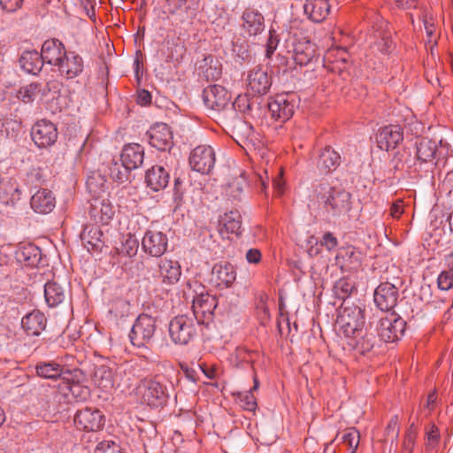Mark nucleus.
<instances>
[{"label": "nucleus", "mask_w": 453, "mask_h": 453, "mask_svg": "<svg viewBox=\"0 0 453 453\" xmlns=\"http://www.w3.org/2000/svg\"><path fill=\"white\" fill-rule=\"evenodd\" d=\"M340 332L349 339V345L361 354L371 351L377 344L372 323L365 325V309L351 304L342 307L336 320Z\"/></svg>", "instance_id": "obj_1"}, {"label": "nucleus", "mask_w": 453, "mask_h": 453, "mask_svg": "<svg viewBox=\"0 0 453 453\" xmlns=\"http://www.w3.org/2000/svg\"><path fill=\"white\" fill-rule=\"evenodd\" d=\"M313 192L326 211L334 217L346 215L351 209V195L344 189L323 182L315 186Z\"/></svg>", "instance_id": "obj_2"}, {"label": "nucleus", "mask_w": 453, "mask_h": 453, "mask_svg": "<svg viewBox=\"0 0 453 453\" xmlns=\"http://www.w3.org/2000/svg\"><path fill=\"white\" fill-rule=\"evenodd\" d=\"M156 330V318L144 313L141 314L135 319L129 333L130 342L135 347L148 348L153 342Z\"/></svg>", "instance_id": "obj_3"}, {"label": "nucleus", "mask_w": 453, "mask_h": 453, "mask_svg": "<svg viewBox=\"0 0 453 453\" xmlns=\"http://www.w3.org/2000/svg\"><path fill=\"white\" fill-rule=\"evenodd\" d=\"M195 319L187 314L173 318L169 323L171 340L179 345H187L196 334Z\"/></svg>", "instance_id": "obj_4"}, {"label": "nucleus", "mask_w": 453, "mask_h": 453, "mask_svg": "<svg viewBox=\"0 0 453 453\" xmlns=\"http://www.w3.org/2000/svg\"><path fill=\"white\" fill-rule=\"evenodd\" d=\"M137 390L142 403L150 407H162L167 402V388L157 378L144 379L141 381Z\"/></svg>", "instance_id": "obj_5"}, {"label": "nucleus", "mask_w": 453, "mask_h": 453, "mask_svg": "<svg viewBox=\"0 0 453 453\" xmlns=\"http://www.w3.org/2000/svg\"><path fill=\"white\" fill-rule=\"evenodd\" d=\"M406 322L395 312H391L379 319L377 324L378 336L385 342H395L404 334Z\"/></svg>", "instance_id": "obj_6"}, {"label": "nucleus", "mask_w": 453, "mask_h": 453, "mask_svg": "<svg viewBox=\"0 0 453 453\" xmlns=\"http://www.w3.org/2000/svg\"><path fill=\"white\" fill-rule=\"evenodd\" d=\"M295 95L289 93L277 94L267 104L272 119L285 122L294 114L296 109Z\"/></svg>", "instance_id": "obj_7"}, {"label": "nucleus", "mask_w": 453, "mask_h": 453, "mask_svg": "<svg viewBox=\"0 0 453 453\" xmlns=\"http://www.w3.org/2000/svg\"><path fill=\"white\" fill-rule=\"evenodd\" d=\"M219 299L208 293H201L194 297L192 310L196 324L208 325L212 321L214 311L219 306Z\"/></svg>", "instance_id": "obj_8"}, {"label": "nucleus", "mask_w": 453, "mask_h": 453, "mask_svg": "<svg viewBox=\"0 0 453 453\" xmlns=\"http://www.w3.org/2000/svg\"><path fill=\"white\" fill-rule=\"evenodd\" d=\"M216 161L215 151L209 145H198L190 153L189 165L194 171L208 174Z\"/></svg>", "instance_id": "obj_9"}, {"label": "nucleus", "mask_w": 453, "mask_h": 453, "mask_svg": "<svg viewBox=\"0 0 453 453\" xmlns=\"http://www.w3.org/2000/svg\"><path fill=\"white\" fill-rule=\"evenodd\" d=\"M74 424L80 430L96 432L103 428L104 417L99 410L87 407L76 412Z\"/></svg>", "instance_id": "obj_10"}, {"label": "nucleus", "mask_w": 453, "mask_h": 453, "mask_svg": "<svg viewBox=\"0 0 453 453\" xmlns=\"http://www.w3.org/2000/svg\"><path fill=\"white\" fill-rule=\"evenodd\" d=\"M31 137L39 148L50 147L58 139L57 127L50 121L45 119L39 120L32 127Z\"/></svg>", "instance_id": "obj_11"}, {"label": "nucleus", "mask_w": 453, "mask_h": 453, "mask_svg": "<svg viewBox=\"0 0 453 453\" xmlns=\"http://www.w3.org/2000/svg\"><path fill=\"white\" fill-rule=\"evenodd\" d=\"M229 92L220 85H211L203 91V100L205 106L211 110L220 111L230 104Z\"/></svg>", "instance_id": "obj_12"}, {"label": "nucleus", "mask_w": 453, "mask_h": 453, "mask_svg": "<svg viewBox=\"0 0 453 453\" xmlns=\"http://www.w3.org/2000/svg\"><path fill=\"white\" fill-rule=\"evenodd\" d=\"M168 247V238L165 234L149 229L142 240V248L151 257H159L165 254Z\"/></svg>", "instance_id": "obj_13"}, {"label": "nucleus", "mask_w": 453, "mask_h": 453, "mask_svg": "<svg viewBox=\"0 0 453 453\" xmlns=\"http://www.w3.org/2000/svg\"><path fill=\"white\" fill-rule=\"evenodd\" d=\"M398 289L389 282L380 283L374 291V303L382 311H392L397 303Z\"/></svg>", "instance_id": "obj_14"}, {"label": "nucleus", "mask_w": 453, "mask_h": 453, "mask_svg": "<svg viewBox=\"0 0 453 453\" xmlns=\"http://www.w3.org/2000/svg\"><path fill=\"white\" fill-rule=\"evenodd\" d=\"M146 136L149 143L158 150L165 151L172 147L173 133L165 123L153 125L146 133Z\"/></svg>", "instance_id": "obj_15"}, {"label": "nucleus", "mask_w": 453, "mask_h": 453, "mask_svg": "<svg viewBox=\"0 0 453 453\" xmlns=\"http://www.w3.org/2000/svg\"><path fill=\"white\" fill-rule=\"evenodd\" d=\"M196 5L195 0H164L162 12L166 15H178L183 20L195 16Z\"/></svg>", "instance_id": "obj_16"}, {"label": "nucleus", "mask_w": 453, "mask_h": 453, "mask_svg": "<svg viewBox=\"0 0 453 453\" xmlns=\"http://www.w3.org/2000/svg\"><path fill=\"white\" fill-rule=\"evenodd\" d=\"M64 43L58 39L46 40L41 49V55L44 64L58 66L66 54Z\"/></svg>", "instance_id": "obj_17"}, {"label": "nucleus", "mask_w": 453, "mask_h": 453, "mask_svg": "<svg viewBox=\"0 0 453 453\" xmlns=\"http://www.w3.org/2000/svg\"><path fill=\"white\" fill-rule=\"evenodd\" d=\"M84 68L82 58L74 51L66 52L58 66L60 74L66 79H73L79 76Z\"/></svg>", "instance_id": "obj_18"}, {"label": "nucleus", "mask_w": 453, "mask_h": 453, "mask_svg": "<svg viewBox=\"0 0 453 453\" xmlns=\"http://www.w3.org/2000/svg\"><path fill=\"white\" fill-rule=\"evenodd\" d=\"M170 180L169 171L162 165H153L146 171L145 183L152 191L165 189Z\"/></svg>", "instance_id": "obj_19"}, {"label": "nucleus", "mask_w": 453, "mask_h": 453, "mask_svg": "<svg viewBox=\"0 0 453 453\" xmlns=\"http://www.w3.org/2000/svg\"><path fill=\"white\" fill-rule=\"evenodd\" d=\"M88 213L96 223L107 225L114 215V210L109 200L96 197L91 200Z\"/></svg>", "instance_id": "obj_20"}, {"label": "nucleus", "mask_w": 453, "mask_h": 453, "mask_svg": "<svg viewBox=\"0 0 453 453\" xmlns=\"http://www.w3.org/2000/svg\"><path fill=\"white\" fill-rule=\"evenodd\" d=\"M403 139V134L402 128L395 125L384 127L377 134L379 148L387 151L390 149H395Z\"/></svg>", "instance_id": "obj_21"}, {"label": "nucleus", "mask_w": 453, "mask_h": 453, "mask_svg": "<svg viewBox=\"0 0 453 453\" xmlns=\"http://www.w3.org/2000/svg\"><path fill=\"white\" fill-rule=\"evenodd\" d=\"M103 232L99 226L96 225L86 226L80 234L81 240L84 247L88 252H101L104 242L103 240Z\"/></svg>", "instance_id": "obj_22"}, {"label": "nucleus", "mask_w": 453, "mask_h": 453, "mask_svg": "<svg viewBox=\"0 0 453 453\" xmlns=\"http://www.w3.org/2000/svg\"><path fill=\"white\" fill-rule=\"evenodd\" d=\"M248 88L254 94L264 95L269 91L272 85L267 72L261 67H256L248 74Z\"/></svg>", "instance_id": "obj_23"}, {"label": "nucleus", "mask_w": 453, "mask_h": 453, "mask_svg": "<svg viewBox=\"0 0 453 453\" xmlns=\"http://www.w3.org/2000/svg\"><path fill=\"white\" fill-rule=\"evenodd\" d=\"M30 205L36 213L48 214L55 208L56 198L50 190L42 188L32 196Z\"/></svg>", "instance_id": "obj_24"}, {"label": "nucleus", "mask_w": 453, "mask_h": 453, "mask_svg": "<svg viewBox=\"0 0 453 453\" xmlns=\"http://www.w3.org/2000/svg\"><path fill=\"white\" fill-rule=\"evenodd\" d=\"M15 257L25 266L36 267L42 260V251L33 243H20L15 252Z\"/></svg>", "instance_id": "obj_25"}, {"label": "nucleus", "mask_w": 453, "mask_h": 453, "mask_svg": "<svg viewBox=\"0 0 453 453\" xmlns=\"http://www.w3.org/2000/svg\"><path fill=\"white\" fill-rule=\"evenodd\" d=\"M335 259L342 269L351 272L361 265L362 255L356 248L348 246L339 250Z\"/></svg>", "instance_id": "obj_26"}, {"label": "nucleus", "mask_w": 453, "mask_h": 453, "mask_svg": "<svg viewBox=\"0 0 453 453\" xmlns=\"http://www.w3.org/2000/svg\"><path fill=\"white\" fill-rule=\"evenodd\" d=\"M144 150L138 143L125 145L120 154V161L127 169L134 170L143 163Z\"/></svg>", "instance_id": "obj_27"}, {"label": "nucleus", "mask_w": 453, "mask_h": 453, "mask_svg": "<svg viewBox=\"0 0 453 453\" xmlns=\"http://www.w3.org/2000/svg\"><path fill=\"white\" fill-rule=\"evenodd\" d=\"M181 276V269L178 261L163 258L158 263V277L164 284L173 285Z\"/></svg>", "instance_id": "obj_28"}, {"label": "nucleus", "mask_w": 453, "mask_h": 453, "mask_svg": "<svg viewBox=\"0 0 453 453\" xmlns=\"http://www.w3.org/2000/svg\"><path fill=\"white\" fill-rule=\"evenodd\" d=\"M241 214L237 211H230L220 217L219 232L222 238H229V234H241Z\"/></svg>", "instance_id": "obj_29"}, {"label": "nucleus", "mask_w": 453, "mask_h": 453, "mask_svg": "<svg viewBox=\"0 0 453 453\" xmlns=\"http://www.w3.org/2000/svg\"><path fill=\"white\" fill-rule=\"evenodd\" d=\"M211 273L213 280L220 288H229L236 279V271L230 263L214 265Z\"/></svg>", "instance_id": "obj_30"}, {"label": "nucleus", "mask_w": 453, "mask_h": 453, "mask_svg": "<svg viewBox=\"0 0 453 453\" xmlns=\"http://www.w3.org/2000/svg\"><path fill=\"white\" fill-rule=\"evenodd\" d=\"M242 27L249 35H257L265 29L264 16L257 10L246 9L242 15Z\"/></svg>", "instance_id": "obj_31"}, {"label": "nucleus", "mask_w": 453, "mask_h": 453, "mask_svg": "<svg viewBox=\"0 0 453 453\" xmlns=\"http://www.w3.org/2000/svg\"><path fill=\"white\" fill-rule=\"evenodd\" d=\"M47 319L43 313L39 311H33L23 317L21 320L22 328L28 335L37 336L46 327Z\"/></svg>", "instance_id": "obj_32"}, {"label": "nucleus", "mask_w": 453, "mask_h": 453, "mask_svg": "<svg viewBox=\"0 0 453 453\" xmlns=\"http://www.w3.org/2000/svg\"><path fill=\"white\" fill-rule=\"evenodd\" d=\"M303 9L310 19L319 23L328 16L330 4L328 0H306Z\"/></svg>", "instance_id": "obj_33"}, {"label": "nucleus", "mask_w": 453, "mask_h": 453, "mask_svg": "<svg viewBox=\"0 0 453 453\" xmlns=\"http://www.w3.org/2000/svg\"><path fill=\"white\" fill-rule=\"evenodd\" d=\"M341 164L340 154L331 147H326L319 154L317 167L323 174L334 171Z\"/></svg>", "instance_id": "obj_34"}, {"label": "nucleus", "mask_w": 453, "mask_h": 453, "mask_svg": "<svg viewBox=\"0 0 453 453\" xmlns=\"http://www.w3.org/2000/svg\"><path fill=\"white\" fill-rule=\"evenodd\" d=\"M66 296V287L55 280L49 281L44 286L45 301L50 307H57L62 303L65 300Z\"/></svg>", "instance_id": "obj_35"}, {"label": "nucleus", "mask_w": 453, "mask_h": 453, "mask_svg": "<svg viewBox=\"0 0 453 453\" xmlns=\"http://www.w3.org/2000/svg\"><path fill=\"white\" fill-rule=\"evenodd\" d=\"M19 62L25 72L34 75L38 74L44 65L41 53L35 50L24 51Z\"/></svg>", "instance_id": "obj_36"}, {"label": "nucleus", "mask_w": 453, "mask_h": 453, "mask_svg": "<svg viewBox=\"0 0 453 453\" xmlns=\"http://www.w3.org/2000/svg\"><path fill=\"white\" fill-rule=\"evenodd\" d=\"M93 381L103 391L108 392L114 388V376L112 370L104 365L95 368Z\"/></svg>", "instance_id": "obj_37"}, {"label": "nucleus", "mask_w": 453, "mask_h": 453, "mask_svg": "<svg viewBox=\"0 0 453 453\" xmlns=\"http://www.w3.org/2000/svg\"><path fill=\"white\" fill-rule=\"evenodd\" d=\"M67 393L71 394L76 402H84L90 396V388L83 383L60 385L56 397L65 396Z\"/></svg>", "instance_id": "obj_38"}, {"label": "nucleus", "mask_w": 453, "mask_h": 453, "mask_svg": "<svg viewBox=\"0 0 453 453\" xmlns=\"http://www.w3.org/2000/svg\"><path fill=\"white\" fill-rule=\"evenodd\" d=\"M201 74L207 81H217L221 76V65L211 55L205 56L200 64Z\"/></svg>", "instance_id": "obj_39"}, {"label": "nucleus", "mask_w": 453, "mask_h": 453, "mask_svg": "<svg viewBox=\"0 0 453 453\" xmlns=\"http://www.w3.org/2000/svg\"><path fill=\"white\" fill-rule=\"evenodd\" d=\"M35 372L39 377L57 380L63 375V366L55 361L39 362L35 365Z\"/></svg>", "instance_id": "obj_40"}, {"label": "nucleus", "mask_w": 453, "mask_h": 453, "mask_svg": "<svg viewBox=\"0 0 453 453\" xmlns=\"http://www.w3.org/2000/svg\"><path fill=\"white\" fill-rule=\"evenodd\" d=\"M417 157L421 162H430L434 158L437 144L434 141L428 138H422L416 144Z\"/></svg>", "instance_id": "obj_41"}, {"label": "nucleus", "mask_w": 453, "mask_h": 453, "mask_svg": "<svg viewBox=\"0 0 453 453\" xmlns=\"http://www.w3.org/2000/svg\"><path fill=\"white\" fill-rule=\"evenodd\" d=\"M315 54L314 47L310 42L299 43L294 49V60L299 65H306L313 58Z\"/></svg>", "instance_id": "obj_42"}, {"label": "nucleus", "mask_w": 453, "mask_h": 453, "mask_svg": "<svg viewBox=\"0 0 453 453\" xmlns=\"http://www.w3.org/2000/svg\"><path fill=\"white\" fill-rule=\"evenodd\" d=\"M130 172L131 170L127 169L122 162L112 160L109 165L110 178L119 184L129 181Z\"/></svg>", "instance_id": "obj_43"}, {"label": "nucleus", "mask_w": 453, "mask_h": 453, "mask_svg": "<svg viewBox=\"0 0 453 453\" xmlns=\"http://www.w3.org/2000/svg\"><path fill=\"white\" fill-rule=\"evenodd\" d=\"M41 92V85L32 82L27 86L21 87L17 92V98L25 104L34 102L36 96Z\"/></svg>", "instance_id": "obj_44"}, {"label": "nucleus", "mask_w": 453, "mask_h": 453, "mask_svg": "<svg viewBox=\"0 0 453 453\" xmlns=\"http://www.w3.org/2000/svg\"><path fill=\"white\" fill-rule=\"evenodd\" d=\"M355 289L354 282L347 278L337 280L334 286V294L338 299L345 300Z\"/></svg>", "instance_id": "obj_45"}, {"label": "nucleus", "mask_w": 453, "mask_h": 453, "mask_svg": "<svg viewBox=\"0 0 453 453\" xmlns=\"http://www.w3.org/2000/svg\"><path fill=\"white\" fill-rule=\"evenodd\" d=\"M139 247L138 240L131 234L123 237L120 248H118L119 254L132 257L136 255Z\"/></svg>", "instance_id": "obj_46"}, {"label": "nucleus", "mask_w": 453, "mask_h": 453, "mask_svg": "<svg viewBox=\"0 0 453 453\" xmlns=\"http://www.w3.org/2000/svg\"><path fill=\"white\" fill-rule=\"evenodd\" d=\"M375 37L377 40L373 44V48L382 54L389 53L393 49V42L391 40L390 33L386 31H378Z\"/></svg>", "instance_id": "obj_47"}, {"label": "nucleus", "mask_w": 453, "mask_h": 453, "mask_svg": "<svg viewBox=\"0 0 453 453\" xmlns=\"http://www.w3.org/2000/svg\"><path fill=\"white\" fill-rule=\"evenodd\" d=\"M257 100V98H250L247 94L239 95L231 104V107L236 111L246 114L252 111Z\"/></svg>", "instance_id": "obj_48"}, {"label": "nucleus", "mask_w": 453, "mask_h": 453, "mask_svg": "<svg viewBox=\"0 0 453 453\" xmlns=\"http://www.w3.org/2000/svg\"><path fill=\"white\" fill-rule=\"evenodd\" d=\"M61 378L65 380V384H77L83 383L86 380V375L82 370L79 368L69 369L63 366V375Z\"/></svg>", "instance_id": "obj_49"}, {"label": "nucleus", "mask_w": 453, "mask_h": 453, "mask_svg": "<svg viewBox=\"0 0 453 453\" xmlns=\"http://www.w3.org/2000/svg\"><path fill=\"white\" fill-rule=\"evenodd\" d=\"M359 433L355 428L348 429L342 436V441L348 446L349 453H355L359 444Z\"/></svg>", "instance_id": "obj_50"}, {"label": "nucleus", "mask_w": 453, "mask_h": 453, "mask_svg": "<svg viewBox=\"0 0 453 453\" xmlns=\"http://www.w3.org/2000/svg\"><path fill=\"white\" fill-rule=\"evenodd\" d=\"M238 399L241 406L250 411H254L257 408V400L253 395L252 390L246 391L244 393H238Z\"/></svg>", "instance_id": "obj_51"}, {"label": "nucleus", "mask_w": 453, "mask_h": 453, "mask_svg": "<svg viewBox=\"0 0 453 453\" xmlns=\"http://www.w3.org/2000/svg\"><path fill=\"white\" fill-rule=\"evenodd\" d=\"M245 183H246L245 179L242 175L240 178H236L232 182L229 183L226 192L233 198L240 199L241 195L243 191Z\"/></svg>", "instance_id": "obj_52"}, {"label": "nucleus", "mask_w": 453, "mask_h": 453, "mask_svg": "<svg viewBox=\"0 0 453 453\" xmlns=\"http://www.w3.org/2000/svg\"><path fill=\"white\" fill-rule=\"evenodd\" d=\"M280 42L279 36L275 30L269 31V36L265 43V57L270 58L276 50Z\"/></svg>", "instance_id": "obj_53"}, {"label": "nucleus", "mask_w": 453, "mask_h": 453, "mask_svg": "<svg viewBox=\"0 0 453 453\" xmlns=\"http://www.w3.org/2000/svg\"><path fill=\"white\" fill-rule=\"evenodd\" d=\"M438 288L441 290H449L453 287V269L441 273L437 279Z\"/></svg>", "instance_id": "obj_54"}, {"label": "nucleus", "mask_w": 453, "mask_h": 453, "mask_svg": "<svg viewBox=\"0 0 453 453\" xmlns=\"http://www.w3.org/2000/svg\"><path fill=\"white\" fill-rule=\"evenodd\" d=\"M426 448H434L440 439V433L437 426L434 424L430 425L429 428L426 432Z\"/></svg>", "instance_id": "obj_55"}, {"label": "nucleus", "mask_w": 453, "mask_h": 453, "mask_svg": "<svg viewBox=\"0 0 453 453\" xmlns=\"http://www.w3.org/2000/svg\"><path fill=\"white\" fill-rule=\"evenodd\" d=\"M95 453H122L120 448L114 442L110 443L109 441H104L99 443Z\"/></svg>", "instance_id": "obj_56"}, {"label": "nucleus", "mask_w": 453, "mask_h": 453, "mask_svg": "<svg viewBox=\"0 0 453 453\" xmlns=\"http://www.w3.org/2000/svg\"><path fill=\"white\" fill-rule=\"evenodd\" d=\"M407 156H409V154L404 150H403V151L398 150L395 153L390 163L395 171L402 170L403 168L404 159H405V157H407Z\"/></svg>", "instance_id": "obj_57"}, {"label": "nucleus", "mask_w": 453, "mask_h": 453, "mask_svg": "<svg viewBox=\"0 0 453 453\" xmlns=\"http://www.w3.org/2000/svg\"><path fill=\"white\" fill-rule=\"evenodd\" d=\"M320 244L327 250H332L338 245V240L332 233L327 232L323 234Z\"/></svg>", "instance_id": "obj_58"}, {"label": "nucleus", "mask_w": 453, "mask_h": 453, "mask_svg": "<svg viewBox=\"0 0 453 453\" xmlns=\"http://www.w3.org/2000/svg\"><path fill=\"white\" fill-rule=\"evenodd\" d=\"M23 0H0V5L6 12H15L20 8Z\"/></svg>", "instance_id": "obj_59"}, {"label": "nucleus", "mask_w": 453, "mask_h": 453, "mask_svg": "<svg viewBox=\"0 0 453 453\" xmlns=\"http://www.w3.org/2000/svg\"><path fill=\"white\" fill-rule=\"evenodd\" d=\"M185 189L183 188V180L178 177L174 179V185H173V197L174 200L181 201L183 198Z\"/></svg>", "instance_id": "obj_60"}, {"label": "nucleus", "mask_w": 453, "mask_h": 453, "mask_svg": "<svg viewBox=\"0 0 453 453\" xmlns=\"http://www.w3.org/2000/svg\"><path fill=\"white\" fill-rule=\"evenodd\" d=\"M245 257L250 264H258L261 261L262 254L257 249H250L246 252Z\"/></svg>", "instance_id": "obj_61"}, {"label": "nucleus", "mask_w": 453, "mask_h": 453, "mask_svg": "<svg viewBox=\"0 0 453 453\" xmlns=\"http://www.w3.org/2000/svg\"><path fill=\"white\" fill-rule=\"evenodd\" d=\"M151 102V95L148 90L142 89L137 93V103L140 105H148Z\"/></svg>", "instance_id": "obj_62"}, {"label": "nucleus", "mask_w": 453, "mask_h": 453, "mask_svg": "<svg viewBox=\"0 0 453 453\" xmlns=\"http://www.w3.org/2000/svg\"><path fill=\"white\" fill-rule=\"evenodd\" d=\"M416 437L404 435V439L403 441V449L409 453H412L414 446H415Z\"/></svg>", "instance_id": "obj_63"}, {"label": "nucleus", "mask_w": 453, "mask_h": 453, "mask_svg": "<svg viewBox=\"0 0 453 453\" xmlns=\"http://www.w3.org/2000/svg\"><path fill=\"white\" fill-rule=\"evenodd\" d=\"M396 5L403 9L416 7L417 0H394Z\"/></svg>", "instance_id": "obj_64"}]
</instances>
